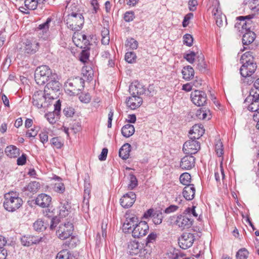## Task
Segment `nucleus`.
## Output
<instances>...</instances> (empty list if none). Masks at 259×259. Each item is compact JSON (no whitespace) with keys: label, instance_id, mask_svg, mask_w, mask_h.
<instances>
[{"label":"nucleus","instance_id":"nucleus-22","mask_svg":"<svg viewBox=\"0 0 259 259\" xmlns=\"http://www.w3.org/2000/svg\"><path fill=\"white\" fill-rule=\"evenodd\" d=\"M132 97H129L126 100V103L127 106L132 110L136 109L139 107L142 102V99L139 96L131 95Z\"/></svg>","mask_w":259,"mask_h":259},{"label":"nucleus","instance_id":"nucleus-2","mask_svg":"<svg viewBox=\"0 0 259 259\" xmlns=\"http://www.w3.org/2000/svg\"><path fill=\"white\" fill-rule=\"evenodd\" d=\"M4 207L10 212H14L18 209L23 204V200L16 192H10L4 195Z\"/></svg>","mask_w":259,"mask_h":259},{"label":"nucleus","instance_id":"nucleus-52","mask_svg":"<svg viewBox=\"0 0 259 259\" xmlns=\"http://www.w3.org/2000/svg\"><path fill=\"white\" fill-rule=\"evenodd\" d=\"M220 171H219L218 169H217L214 172L215 179L217 183H220L221 177H222V180H224L225 176L224 169L222 166H221Z\"/></svg>","mask_w":259,"mask_h":259},{"label":"nucleus","instance_id":"nucleus-38","mask_svg":"<svg viewBox=\"0 0 259 259\" xmlns=\"http://www.w3.org/2000/svg\"><path fill=\"white\" fill-rule=\"evenodd\" d=\"M212 13L213 15L214 16V18L215 19L217 25L220 27L222 26L223 21L222 13L221 11L219 10L218 7L217 8H213Z\"/></svg>","mask_w":259,"mask_h":259},{"label":"nucleus","instance_id":"nucleus-62","mask_svg":"<svg viewBox=\"0 0 259 259\" xmlns=\"http://www.w3.org/2000/svg\"><path fill=\"white\" fill-rule=\"evenodd\" d=\"M193 17V14L189 13L187 14L184 17L183 21V26L184 27H187L189 23V20Z\"/></svg>","mask_w":259,"mask_h":259},{"label":"nucleus","instance_id":"nucleus-16","mask_svg":"<svg viewBox=\"0 0 259 259\" xmlns=\"http://www.w3.org/2000/svg\"><path fill=\"white\" fill-rule=\"evenodd\" d=\"M56 77H53V78L48 81L47 84L45 87L44 91L47 93V94L49 96H52L53 93H56L60 91L61 88V84L58 81L56 80Z\"/></svg>","mask_w":259,"mask_h":259},{"label":"nucleus","instance_id":"nucleus-17","mask_svg":"<svg viewBox=\"0 0 259 259\" xmlns=\"http://www.w3.org/2000/svg\"><path fill=\"white\" fill-rule=\"evenodd\" d=\"M138 218L136 216L127 217L122 225L123 231L125 233H131L133 228L138 223Z\"/></svg>","mask_w":259,"mask_h":259},{"label":"nucleus","instance_id":"nucleus-59","mask_svg":"<svg viewBox=\"0 0 259 259\" xmlns=\"http://www.w3.org/2000/svg\"><path fill=\"white\" fill-rule=\"evenodd\" d=\"M89 53L85 50H83L79 57V60L81 62L83 63H85L89 60Z\"/></svg>","mask_w":259,"mask_h":259},{"label":"nucleus","instance_id":"nucleus-33","mask_svg":"<svg viewBox=\"0 0 259 259\" xmlns=\"http://www.w3.org/2000/svg\"><path fill=\"white\" fill-rule=\"evenodd\" d=\"M240 61L242 64H248L255 63L254 57L252 56V53L250 52H247L243 54L241 56Z\"/></svg>","mask_w":259,"mask_h":259},{"label":"nucleus","instance_id":"nucleus-25","mask_svg":"<svg viewBox=\"0 0 259 259\" xmlns=\"http://www.w3.org/2000/svg\"><path fill=\"white\" fill-rule=\"evenodd\" d=\"M195 188L194 185L185 186L183 189V195L187 200H192L195 196Z\"/></svg>","mask_w":259,"mask_h":259},{"label":"nucleus","instance_id":"nucleus-8","mask_svg":"<svg viewBox=\"0 0 259 259\" xmlns=\"http://www.w3.org/2000/svg\"><path fill=\"white\" fill-rule=\"evenodd\" d=\"M74 227L72 223L67 222L61 224L56 231L58 237L61 240L69 238L73 234Z\"/></svg>","mask_w":259,"mask_h":259},{"label":"nucleus","instance_id":"nucleus-36","mask_svg":"<svg viewBox=\"0 0 259 259\" xmlns=\"http://www.w3.org/2000/svg\"><path fill=\"white\" fill-rule=\"evenodd\" d=\"M61 205L60 206V215L62 217H65L68 214L69 210L71 208L70 205L66 200L61 202Z\"/></svg>","mask_w":259,"mask_h":259},{"label":"nucleus","instance_id":"nucleus-43","mask_svg":"<svg viewBox=\"0 0 259 259\" xmlns=\"http://www.w3.org/2000/svg\"><path fill=\"white\" fill-rule=\"evenodd\" d=\"M204 132L205 131H189L188 137L190 139L196 140L203 135Z\"/></svg>","mask_w":259,"mask_h":259},{"label":"nucleus","instance_id":"nucleus-29","mask_svg":"<svg viewBox=\"0 0 259 259\" xmlns=\"http://www.w3.org/2000/svg\"><path fill=\"white\" fill-rule=\"evenodd\" d=\"M131 151V145L128 143L124 144L119 150V156L122 159L126 160L129 157Z\"/></svg>","mask_w":259,"mask_h":259},{"label":"nucleus","instance_id":"nucleus-14","mask_svg":"<svg viewBox=\"0 0 259 259\" xmlns=\"http://www.w3.org/2000/svg\"><path fill=\"white\" fill-rule=\"evenodd\" d=\"M253 18V15H247L246 16H239L237 18V22L236 24V27L239 28V26H241L242 30H245V32L250 30L252 26V21L251 19Z\"/></svg>","mask_w":259,"mask_h":259},{"label":"nucleus","instance_id":"nucleus-54","mask_svg":"<svg viewBox=\"0 0 259 259\" xmlns=\"http://www.w3.org/2000/svg\"><path fill=\"white\" fill-rule=\"evenodd\" d=\"M197 54L193 51H191L189 53L185 54L184 58L190 63H193L195 60V57H197Z\"/></svg>","mask_w":259,"mask_h":259},{"label":"nucleus","instance_id":"nucleus-15","mask_svg":"<svg viewBox=\"0 0 259 259\" xmlns=\"http://www.w3.org/2000/svg\"><path fill=\"white\" fill-rule=\"evenodd\" d=\"M136 195L133 192L130 191L124 194L120 199L121 205L125 208L131 207L136 201Z\"/></svg>","mask_w":259,"mask_h":259},{"label":"nucleus","instance_id":"nucleus-20","mask_svg":"<svg viewBox=\"0 0 259 259\" xmlns=\"http://www.w3.org/2000/svg\"><path fill=\"white\" fill-rule=\"evenodd\" d=\"M195 160L193 156L188 154L182 158L180 167L184 170L191 169L195 165Z\"/></svg>","mask_w":259,"mask_h":259},{"label":"nucleus","instance_id":"nucleus-35","mask_svg":"<svg viewBox=\"0 0 259 259\" xmlns=\"http://www.w3.org/2000/svg\"><path fill=\"white\" fill-rule=\"evenodd\" d=\"M91 191V185L90 183L87 181H84V194L83 202L88 205L89 202V199L90 198V193Z\"/></svg>","mask_w":259,"mask_h":259},{"label":"nucleus","instance_id":"nucleus-12","mask_svg":"<svg viewBox=\"0 0 259 259\" xmlns=\"http://www.w3.org/2000/svg\"><path fill=\"white\" fill-rule=\"evenodd\" d=\"M192 102L197 106H202L207 101L206 94L205 92L199 90H195L191 94Z\"/></svg>","mask_w":259,"mask_h":259},{"label":"nucleus","instance_id":"nucleus-63","mask_svg":"<svg viewBox=\"0 0 259 259\" xmlns=\"http://www.w3.org/2000/svg\"><path fill=\"white\" fill-rule=\"evenodd\" d=\"M54 190L60 193H62L65 191V186L63 183L56 184L54 187Z\"/></svg>","mask_w":259,"mask_h":259},{"label":"nucleus","instance_id":"nucleus-40","mask_svg":"<svg viewBox=\"0 0 259 259\" xmlns=\"http://www.w3.org/2000/svg\"><path fill=\"white\" fill-rule=\"evenodd\" d=\"M39 188V183L36 181H32L29 183L27 187L24 188V189L34 193H36Z\"/></svg>","mask_w":259,"mask_h":259},{"label":"nucleus","instance_id":"nucleus-27","mask_svg":"<svg viewBox=\"0 0 259 259\" xmlns=\"http://www.w3.org/2000/svg\"><path fill=\"white\" fill-rule=\"evenodd\" d=\"M6 154L10 158H17L20 154V150L16 146L9 145L5 149Z\"/></svg>","mask_w":259,"mask_h":259},{"label":"nucleus","instance_id":"nucleus-61","mask_svg":"<svg viewBox=\"0 0 259 259\" xmlns=\"http://www.w3.org/2000/svg\"><path fill=\"white\" fill-rule=\"evenodd\" d=\"M139 253L140 254V256L142 257L143 259H148L150 254L149 250L145 248L144 246L143 249H141V251H140Z\"/></svg>","mask_w":259,"mask_h":259},{"label":"nucleus","instance_id":"nucleus-44","mask_svg":"<svg viewBox=\"0 0 259 259\" xmlns=\"http://www.w3.org/2000/svg\"><path fill=\"white\" fill-rule=\"evenodd\" d=\"M191 177V175L188 172H184L182 174L180 177V181L181 183L186 186L190 185Z\"/></svg>","mask_w":259,"mask_h":259},{"label":"nucleus","instance_id":"nucleus-19","mask_svg":"<svg viewBox=\"0 0 259 259\" xmlns=\"http://www.w3.org/2000/svg\"><path fill=\"white\" fill-rule=\"evenodd\" d=\"M257 68L256 63L248 64H242L240 68V72L242 76L247 77L251 76Z\"/></svg>","mask_w":259,"mask_h":259},{"label":"nucleus","instance_id":"nucleus-55","mask_svg":"<svg viewBox=\"0 0 259 259\" xmlns=\"http://www.w3.org/2000/svg\"><path fill=\"white\" fill-rule=\"evenodd\" d=\"M135 17V13L132 11H130L124 13L123 19L125 22H130L132 21Z\"/></svg>","mask_w":259,"mask_h":259},{"label":"nucleus","instance_id":"nucleus-47","mask_svg":"<svg viewBox=\"0 0 259 259\" xmlns=\"http://www.w3.org/2000/svg\"><path fill=\"white\" fill-rule=\"evenodd\" d=\"M34 229L36 231H42L46 229V224L41 220H37L33 223Z\"/></svg>","mask_w":259,"mask_h":259},{"label":"nucleus","instance_id":"nucleus-30","mask_svg":"<svg viewBox=\"0 0 259 259\" xmlns=\"http://www.w3.org/2000/svg\"><path fill=\"white\" fill-rule=\"evenodd\" d=\"M183 78L186 80H189L192 79L194 75V70L193 67L188 65L183 67L182 70Z\"/></svg>","mask_w":259,"mask_h":259},{"label":"nucleus","instance_id":"nucleus-26","mask_svg":"<svg viewBox=\"0 0 259 259\" xmlns=\"http://www.w3.org/2000/svg\"><path fill=\"white\" fill-rule=\"evenodd\" d=\"M196 58V69L201 73H204L207 70V64L204 61V56L202 54H200L197 56Z\"/></svg>","mask_w":259,"mask_h":259},{"label":"nucleus","instance_id":"nucleus-53","mask_svg":"<svg viewBox=\"0 0 259 259\" xmlns=\"http://www.w3.org/2000/svg\"><path fill=\"white\" fill-rule=\"evenodd\" d=\"M248 254V252L245 248L240 249L237 252L236 257L237 259H246Z\"/></svg>","mask_w":259,"mask_h":259},{"label":"nucleus","instance_id":"nucleus-31","mask_svg":"<svg viewBox=\"0 0 259 259\" xmlns=\"http://www.w3.org/2000/svg\"><path fill=\"white\" fill-rule=\"evenodd\" d=\"M255 38V34L252 31L245 32L242 37L243 45H248L252 43Z\"/></svg>","mask_w":259,"mask_h":259},{"label":"nucleus","instance_id":"nucleus-23","mask_svg":"<svg viewBox=\"0 0 259 259\" xmlns=\"http://www.w3.org/2000/svg\"><path fill=\"white\" fill-rule=\"evenodd\" d=\"M144 246V244L139 243L136 240H132L128 244V250L131 255L139 254Z\"/></svg>","mask_w":259,"mask_h":259},{"label":"nucleus","instance_id":"nucleus-18","mask_svg":"<svg viewBox=\"0 0 259 259\" xmlns=\"http://www.w3.org/2000/svg\"><path fill=\"white\" fill-rule=\"evenodd\" d=\"M193 224V220L188 218L187 215L178 216L176 221V224L181 230L189 228Z\"/></svg>","mask_w":259,"mask_h":259},{"label":"nucleus","instance_id":"nucleus-1","mask_svg":"<svg viewBox=\"0 0 259 259\" xmlns=\"http://www.w3.org/2000/svg\"><path fill=\"white\" fill-rule=\"evenodd\" d=\"M39 44L34 39H26L18 44L17 47V58L24 59L35 54L39 49Z\"/></svg>","mask_w":259,"mask_h":259},{"label":"nucleus","instance_id":"nucleus-37","mask_svg":"<svg viewBox=\"0 0 259 259\" xmlns=\"http://www.w3.org/2000/svg\"><path fill=\"white\" fill-rule=\"evenodd\" d=\"M196 116L200 119H209L210 118V111L208 109H205V108H201L197 111Z\"/></svg>","mask_w":259,"mask_h":259},{"label":"nucleus","instance_id":"nucleus-11","mask_svg":"<svg viewBox=\"0 0 259 259\" xmlns=\"http://www.w3.org/2000/svg\"><path fill=\"white\" fill-rule=\"evenodd\" d=\"M129 92L131 95L136 96L142 95L150 96L151 93L150 89L147 90L142 83L138 81H135L130 85Z\"/></svg>","mask_w":259,"mask_h":259},{"label":"nucleus","instance_id":"nucleus-49","mask_svg":"<svg viewBox=\"0 0 259 259\" xmlns=\"http://www.w3.org/2000/svg\"><path fill=\"white\" fill-rule=\"evenodd\" d=\"M125 46L132 50H135L137 49L138 42L133 38H130L126 40Z\"/></svg>","mask_w":259,"mask_h":259},{"label":"nucleus","instance_id":"nucleus-41","mask_svg":"<svg viewBox=\"0 0 259 259\" xmlns=\"http://www.w3.org/2000/svg\"><path fill=\"white\" fill-rule=\"evenodd\" d=\"M163 218V212L160 210H156L152 215V220L155 225H159L162 223Z\"/></svg>","mask_w":259,"mask_h":259},{"label":"nucleus","instance_id":"nucleus-3","mask_svg":"<svg viewBox=\"0 0 259 259\" xmlns=\"http://www.w3.org/2000/svg\"><path fill=\"white\" fill-rule=\"evenodd\" d=\"M55 76H56V74L53 73L51 69L47 65L39 66L35 71V80L39 85L44 84Z\"/></svg>","mask_w":259,"mask_h":259},{"label":"nucleus","instance_id":"nucleus-46","mask_svg":"<svg viewBox=\"0 0 259 259\" xmlns=\"http://www.w3.org/2000/svg\"><path fill=\"white\" fill-rule=\"evenodd\" d=\"M59 114L53 111L46 114V117L50 123L53 124L55 123L57 119L59 118Z\"/></svg>","mask_w":259,"mask_h":259},{"label":"nucleus","instance_id":"nucleus-45","mask_svg":"<svg viewBox=\"0 0 259 259\" xmlns=\"http://www.w3.org/2000/svg\"><path fill=\"white\" fill-rule=\"evenodd\" d=\"M130 183L128 184V188L130 190H133L138 185V180L136 176L133 174H129Z\"/></svg>","mask_w":259,"mask_h":259},{"label":"nucleus","instance_id":"nucleus-58","mask_svg":"<svg viewBox=\"0 0 259 259\" xmlns=\"http://www.w3.org/2000/svg\"><path fill=\"white\" fill-rule=\"evenodd\" d=\"M17 164L18 165H23L26 163L27 155L23 153L20 156L17 157Z\"/></svg>","mask_w":259,"mask_h":259},{"label":"nucleus","instance_id":"nucleus-51","mask_svg":"<svg viewBox=\"0 0 259 259\" xmlns=\"http://www.w3.org/2000/svg\"><path fill=\"white\" fill-rule=\"evenodd\" d=\"M68 8V9H70L71 13L69 14H74L77 15L78 14H81L80 12V10H79L78 8V6L75 4H73L69 6V4H68L66 8Z\"/></svg>","mask_w":259,"mask_h":259},{"label":"nucleus","instance_id":"nucleus-56","mask_svg":"<svg viewBox=\"0 0 259 259\" xmlns=\"http://www.w3.org/2000/svg\"><path fill=\"white\" fill-rule=\"evenodd\" d=\"M184 43L188 46H191L193 41V38L190 34H186L183 36Z\"/></svg>","mask_w":259,"mask_h":259},{"label":"nucleus","instance_id":"nucleus-57","mask_svg":"<svg viewBox=\"0 0 259 259\" xmlns=\"http://www.w3.org/2000/svg\"><path fill=\"white\" fill-rule=\"evenodd\" d=\"M51 143L57 149L61 148L63 146V143L58 137H55L52 139Z\"/></svg>","mask_w":259,"mask_h":259},{"label":"nucleus","instance_id":"nucleus-64","mask_svg":"<svg viewBox=\"0 0 259 259\" xmlns=\"http://www.w3.org/2000/svg\"><path fill=\"white\" fill-rule=\"evenodd\" d=\"M179 208L177 205H170L169 206L165 208L163 211V213L166 214H169L174 212L176 211Z\"/></svg>","mask_w":259,"mask_h":259},{"label":"nucleus","instance_id":"nucleus-28","mask_svg":"<svg viewBox=\"0 0 259 259\" xmlns=\"http://www.w3.org/2000/svg\"><path fill=\"white\" fill-rule=\"evenodd\" d=\"M52 21L51 18H48L46 21L40 24L37 27V31H40L39 33H42L44 35V38L48 37L49 35V29L50 27V23Z\"/></svg>","mask_w":259,"mask_h":259},{"label":"nucleus","instance_id":"nucleus-60","mask_svg":"<svg viewBox=\"0 0 259 259\" xmlns=\"http://www.w3.org/2000/svg\"><path fill=\"white\" fill-rule=\"evenodd\" d=\"M79 99L83 103H88L91 101V97L89 93L82 94L79 96Z\"/></svg>","mask_w":259,"mask_h":259},{"label":"nucleus","instance_id":"nucleus-32","mask_svg":"<svg viewBox=\"0 0 259 259\" xmlns=\"http://www.w3.org/2000/svg\"><path fill=\"white\" fill-rule=\"evenodd\" d=\"M46 0H25L24 4L25 7L31 10H35L38 5L42 4Z\"/></svg>","mask_w":259,"mask_h":259},{"label":"nucleus","instance_id":"nucleus-24","mask_svg":"<svg viewBox=\"0 0 259 259\" xmlns=\"http://www.w3.org/2000/svg\"><path fill=\"white\" fill-rule=\"evenodd\" d=\"M51 197L46 194L42 193L38 195L35 200L36 204L42 207H48L51 202Z\"/></svg>","mask_w":259,"mask_h":259},{"label":"nucleus","instance_id":"nucleus-7","mask_svg":"<svg viewBox=\"0 0 259 259\" xmlns=\"http://www.w3.org/2000/svg\"><path fill=\"white\" fill-rule=\"evenodd\" d=\"M84 80L80 77L69 79L65 83L66 88L73 95L78 94L84 88Z\"/></svg>","mask_w":259,"mask_h":259},{"label":"nucleus","instance_id":"nucleus-5","mask_svg":"<svg viewBox=\"0 0 259 259\" xmlns=\"http://www.w3.org/2000/svg\"><path fill=\"white\" fill-rule=\"evenodd\" d=\"M64 21L68 28L77 31L82 28L84 24V17L82 14H68L64 18Z\"/></svg>","mask_w":259,"mask_h":259},{"label":"nucleus","instance_id":"nucleus-21","mask_svg":"<svg viewBox=\"0 0 259 259\" xmlns=\"http://www.w3.org/2000/svg\"><path fill=\"white\" fill-rule=\"evenodd\" d=\"M41 240V237L31 235H24L21 238L22 244L25 246H30L38 243Z\"/></svg>","mask_w":259,"mask_h":259},{"label":"nucleus","instance_id":"nucleus-50","mask_svg":"<svg viewBox=\"0 0 259 259\" xmlns=\"http://www.w3.org/2000/svg\"><path fill=\"white\" fill-rule=\"evenodd\" d=\"M63 113L67 117H71L75 113V110L72 107L67 106L63 109Z\"/></svg>","mask_w":259,"mask_h":259},{"label":"nucleus","instance_id":"nucleus-10","mask_svg":"<svg viewBox=\"0 0 259 259\" xmlns=\"http://www.w3.org/2000/svg\"><path fill=\"white\" fill-rule=\"evenodd\" d=\"M149 230L148 224L145 221H141L133 228L131 231L132 236L136 238H140L145 236Z\"/></svg>","mask_w":259,"mask_h":259},{"label":"nucleus","instance_id":"nucleus-48","mask_svg":"<svg viewBox=\"0 0 259 259\" xmlns=\"http://www.w3.org/2000/svg\"><path fill=\"white\" fill-rule=\"evenodd\" d=\"M136 55L133 52H128L125 55V60L129 63H133L136 62Z\"/></svg>","mask_w":259,"mask_h":259},{"label":"nucleus","instance_id":"nucleus-4","mask_svg":"<svg viewBox=\"0 0 259 259\" xmlns=\"http://www.w3.org/2000/svg\"><path fill=\"white\" fill-rule=\"evenodd\" d=\"M54 99L53 96H49L44 91H37L32 97V103L37 108H46L49 106L51 101Z\"/></svg>","mask_w":259,"mask_h":259},{"label":"nucleus","instance_id":"nucleus-9","mask_svg":"<svg viewBox=\"0 0 259 259\" xmlns=\"http://www.w3.org/2000/svg\"><path fill=\"white\" fill-rule=\"evenodd\" d=\"M195 240V234L184 232L179 237L178 243L181 248L187 249L192 246Z\"/></svg>","mask_w":259,"mask_h":259},{"label":"nucleus","instance_id":"nucleus-42","mask_svg":"<svg viewBox=\"0 0 259 259\" xmlns=\"http://www.w3.org/2000/svg\"><path fill=\"white\" fill-rule=\"evenodd\" d=\"M215 151L219 157L222 156L224 154V148L222 142L220 139H216L215 143Z\"/></svg>","mask_w":259,"mask_h":259},{"label":"nucleus","instance_id":"nucleus-39","mask_svg":"<svg viewBox=\"0 0 259 259\" xmlns=\"http://www.w3.org/2000/svg\"><path fill=\"white\" fill-rule=\"evenodd\" d=\"M56 259H76L75 256L71 254L67 249H64L59 252Z\"/></svg>","mask_w":259,"mask_h":259},{"label":"nucleus","instance_id":"nucleus-6","mask_svg":"<svg viewBox=\"0 0 259 259\" xmlns=\"http://www.w3.org/2000/svg\"><path fill=\"white\" fill-rule=\"evenodd\" d=\"M257 92L254 89H251L249 95L245 99L244 104L247 105V109L252 112H254V114L259 115V100L256 96Z\"/></svg>","mask_w":259,"mask_h":259},{"label":"nucleus","instance_id":"nucleus-13","mask_svg":"<svg viewBox=\"0 0 259 259\" xmlns=\"http://www.w3.org/2000/svg\"><path fill=\"white\" fill-rule=\"evenodd\" d=\"M200 148V143L198 141L190 139L185 142L183 150L186 154L192 155L196 153Z\"/></svg>","mask_w":259,"mask_h":259},{"label":"nucleus","instance_id":"nucleus-34","mask_svg":"<svg viewBox=\"0 0 259 259\" xmlns=\"http://www.w3.org/2000/svg\"><path fill=\"white\" fill-rule=\"evenodd\" d=\"M70 237L69 240L66 241L63 243V246L64 248H74L79 243V241L76 236L72 235Z\"/></svg>","mask_w":259,"mask_h":259}]
</instances>
